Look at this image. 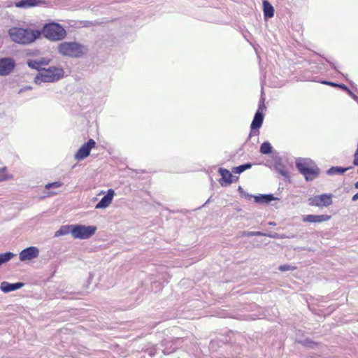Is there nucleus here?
<instances>
[{
	"label": "nucleus",
	"mask_w": 358,
	"mask_h": 358,
	"mask_svg": "<svg viewBox=\"0 0 358 358\" xmlns=\"http://www.w3.org/2000/svg\"><path fill=\"white\" fill-rule=\"evenodd\" d=\"M322 83L325 84V85H330V86H334V87H336L337 86V84L334 83L332 82H329V81H322Z\"/></svg>",
	"instance_id": "30"
},
{
	"label": "nucleus",
	"mask_w": 358,
	"mask_h": 358,
	"mask_svg": "<svg viewBox=\"0 0 358 358\" xmlns=\"http://www.w3.org/2000/svg\"><path fill=\"white\" fill-rule=\"evenodd\" d=\"M58 52L64 57L78 58L83 57L87 51L86 48L76 42H62L57 46Z\"/></svg>",
	"instance_id": "2"
},
{
	"label": "nucleus",
	"mask_w": 358,
	"mask_h": 358,
	"mask_svg": "<svg viewBox=\"0 0 358 358\" xmlns=\"http://www.w3.org/2000/svg\"><path fill=\"white\" fill-rule=\"evenodd\" d=\"M23 286V282L9 283L6 281H3L0 285V289L3 292L8 293L20 289Z\"/></svg>",
	"instance_id": "14"
},
{
	"label": "nucleus",
	"mask_w": 358,
	"mask_h": 358,
	"mask_svg": "<svg viewBox=\"0 0 358 358\" xmlns=\"http://www.w3.org/2000/svg\"><path fill=\"white\" fill-rule=\"evenodd\" d=\"M15 67L13 59L4 58L0 60V75H8Z\"/></svg>",
	"instance_id": "10"
},
{
	"label": "nucleus",
	"mask_w": 358,
	"mask_h": 358,
	"mask_svg": "<svg viewBox=\"0 0 358 358\" xmlns=\"http://www.w3.org/2000/svg\"><path fill=\"white\" fill-rule=\"evenodd\" d=\"M42 3V0H21L15 3V6L27 8L38 6Z\"/></svg>",
	"instance_id": "15"
},
{
	"label": "nucleus",
	"mask_w": 358,
	"mask_h": 358,
	"mask_svg": "<svg viewBox=\"0 0 358 358\" xmlns=\"http://www.w3.org/2000/svg\"><path fill=\"white\" fill-rule=\"evenodd\" d=\"M350 169V167L342 168V167H338V166H336V167L333 166L327 171V173L330 175L343 174V173H345Z\"/></svg>",
	"instance_id": "19"
},
{
	"label": "nucleus",
	"mask_w": 358,
	"mask_h": 358,
	"mask_svg": "<svg viewBox=\"0 0 358 358\" xmlns=\"http://www.w3.org/2000/svg\"><path fill=\"white\" fill-rule=\"evenodd\" d=\"M251 166H252L251 164H243V165L234 167L233 169V171L235 173H241L243 172L244 171H245L246 169H250Z\"/></svg>",
	"instance_id": "22"
},
{
	"label": "nucleus",
	"mask_w": 358,
	"mask_h": 358,
	"mask_svg": "<svg viewBox=\"0 0 358 358\" xmlns=\"http://www.w3.org/2000/svg\"><path fill=\"white\" fill-rule=\"evenodd\" d=\"M272 151V147L268 142L263 143L260 146V152L262 154H270Z\"/></svg>",
	"instance_id": "21"
},
{
	"label": "nucleus",
	"mask_w": 358,
	"mask_h": 358,
	"mask_svg": "<svg viewBox=\"0 0 358 358\" xmlns=\"http://www.w3.org/2000/svg\"><path fill=\"white\" fill-rule=\"evenodd\" d=\"M219 173L222 176V178L220 180V183L222 186H227L235 180L234 176L227 169H220Z\"/></svg>",
	"instance_id": "13"
},
{
	"label": "nucleus",
	"mask_w": 358,
	"mask_h": 358,
	"mask_svg": "<svg viewBox=\"0 0 358 358\" xmlns=\"http://www.w3.org/2000/svg\"><path fill=\"white\" fill-rule=\"evenodd\" d=\"M332 198V194L317 195L309 198L308 203L311 206H316L319 208L328 207L333 203Z\"/></svg>",
	"instance_id": "6"
},
{
	"label": "nucleus",
	"mask_w": 358,
	"mask_h": 358,
	"mask_svg": "<svg viewBox=\"0 0 358 358\" xmlns=\"http://www.w3.org/2000/svg\"><path fill=\"white\" fill-rule=\"evenodd\" d=\"M39 255V250L36 247H29L20 252L19 258L22 262L31 260L37 257Z\"/></svg>",
	"instance_id": "9"
},
{
	"label": "nucleus",
	"mask_w": 358,
	"mask_h": 358,
	"mask_svg": "<svg viewBox=\"0 0 358 358\" xmlns=\"http://www.w3.org/2000/svg\"><path fill=\"white\" fill-rule=\"evenodd\" d=\"M28 65L32 69H38L40 68V63L36 61H29Z\"/></svg>",
	"instance_id": "27"
},
{
	"label": "nucleus",
	"mask_w": 358,
	"mask_h": 358,
	"mask_svg": "<svg viewBox=\"0 0 358 358\" xmlns=\"http://www.w3.org/2000/svg\"><path fill=\"white\" fill-rule=\"evenodd\" d=\"M263 9L265 17H272L273 16L274 8L268 1H263Z\"/></svg>",
	"instance_id": "17"
},
{
	"label": "nucleus",
	"mask_w": 358,
	"mask_h": 358,
	"mask_svg": "<svg viewBox=\"0 0 358 358\" xmlns=\"http://www.w3.org/2000/svg\"><path fill=\"white\" fill-rule=\"evenodd\" d=\"M96 146V142L93 139H90L87 143L83 144L75 155V159L80 161L83 160L90 154V151Z\"/></svg>",
	"instance_id": "7"
},
{
	"label": "nucleus",
	"mask_w": 358,
	"mask_h": 358,
	"mask_svg": "<svg viewBox=\"0 0 358 358\" xmlns=\"http://www.w3.org/2000/svg\"><path fill=\"white\" fill-rule=\"evenodd\" d=\"M357 173H358V169H357Z\"/></svg>",
	"instance_id": "33"
},
{
	"label": "nucleus",
	"mask_w": 358,
	"mask_h": 358,
	"mask_svg": "<svg viewBox=\"0 0 358 358\" xmlns=\"http://www.w3.org/2000/svg\"><path fill=\"white\" fill-rule=\"evenodd\" d=\"M96 227L94 226L73 225L72 236L75 238L87 239L94 235Z\"/></svg>",
	"instance_id": "5"
},
{
	"label": "nucleus",
	"mask_w": 358,
	"mask_h": 358,
	"mask_svg": "<svg viewBox=\"0 0 358 358\" xmlns=\"http://www.w3.org/2000/svg\"><path fill=\"white\" fill-rule=\"evenodd\" d=\"M14 256H15V254H13V252H10L0 254V265L8 262Z\"/></svg>",
	"instance_id": "20"
},
{
	"label": "nucleus",
	"mask_w": 358,
	"mask_h": 358,
	"mask_svg": "<svg viewBox=\"0 0 358 358\" xmlns=\"http://www.w3.org/2000/svg\"><path fill=\"white\" fill-rule=\"evenodd\" d=\"M41 33L51 41H62L66 38L67 34L64 28L57 22L45 24Z\"/></svg>",
	"instance_id": "3"
},
{
	"label": "nucleus",
	"mask_w": 358,
	"mask_h": 358,
	"mask_svg": "<svg viewBox=\"0 0 358 358\" xmlns=\"http://www.w3.org/2000/svg\"><path fill=\"white\" fill-rule=\"evenodd\" d=\"M115 193L113 189L108 190L106 195H105L101 201L96 205V209L106 208L112 203L113 199Z\"/></svg>",
	"instance_id": "12"
},
{
	"label": "nucleus",
	"mask_w": 358,
	"mask_h": 358,
	"mask_svg": "<svg viewBox=\"0 0 358 358\" xmlns=\"http://www.w3.org/2000/svg\"><path fill=\"white\" fill-rule=\"evenodd\" d=\"M355 188L358 189V181L355 182Z\"/></svg>",
	"instance_id": "32"
},
{
	"label": "nucleus",
	"mask_w": 358,
	"mask_h": 358,
	"mask_svg": "<svg viewBox=\"0 0 358 358\" xmlns=\"http://www.w3.org/2000/svg\"><path fill=\"white\" fill-rule=\"evenodd\" d=\"M279 271L282 272L288 271H294L296 269V266H290L288 264L281 265L278 268Z\"/></svg>",
	"instance_id": "24"
},
{
	"label": "nucleus",
	"mask_w": 358,
	"mask_h": 358,
	"mask_svg": "<svg viewBox=\"0 0 358 358\" xmlns=\"http://www.w3.org/2000/svg\"><path fill=\"white\" fill-rule=\"evenodd\" d=\"M8 178H9L7 175L6 168H3V169H0V182L6 180Z\"/></svg>",
	"instance_id": "25"
},
{
	"label": "nucleus",
	"mask_w": 358,
	"mask_h": 358,
	"mask_svg": "<svg viewBox=\"0 0 358 358\" xmlns=\"http://www.w3.org/2000/svg\"><path fill=\"white\" fill-rule=\"evenodd\" d=\"M73 225H64L62 226L60 229L56 231L55 236H60L66 235L69 233L72 234V229H73Z\"/></svg>",
	"instance_id": "18"
},
{
	"label": "nucleus",
	"mask_w": 358,
	"mask_h": 358,
	"mask_svg": "<svg viewBox=\"0 0 358 358\" xmlns=\"http://www.w3.org/2000/svg\"><path fill=\"white\" fill-rule=\"evenodd\" d=\"M331 215H306L303 216L302 220L303 222L308 223H320L323 222H327L331 219Z\"/></svg>",
	"instance_id": "11"
},
{
	"label": "nucleus",
	"mask_w": 358,
	"mask_h": 358,
	"mask_svg": "<svg viewBox=\"0 0 358 358\" xmlns=\"http://www.w3.org/2000/svg\"><path fill=\"white\" fill-rule=\"evenodd\" d=\"M273 199V195H263L261 196H256L255 201L261 203H268Z\"/></svg>",
	"instance_id": "23"
},
{
	"label": "nucleus",
	"mask_w": 358,
	"mask_h": 358,
	"mask_svg": "<svg viewBox=\"0 0 358 358\" xmlns=\"http://www.w3.org/2000/svg\"><path fill=\"white\" fill-rule=\"evenodd\" d=\"M358 200V192L357 194H355L353 196H352V201H357Z\"/></svg>",
	"instance_id": "31"
},
{
	"label": "nucleus",
	"mask_w": 358,
	"mask_h": 358,
	"mask_svg": "<svg viewBox=\"0 0 358 358\" xmlns=\"http://www.w3.org/2000/svg\"><path fill=\"white\" fill-rule=\"evenodd\" d=\"M260 109V108H259ZM264 120V115L262 112L258 110L255 115L254 119L251 123L250 127L252 130L258 129L261 127Z\"/></svg>",
	"instance_id": "16"
},
{
	"label": "nucleus",
	"mask_w": 358,
	"mask_h": 358,
	"mask_svg": "<svg viewBox=\"0 0 358 358\" xmlns=\"http://www.w3.org/2000/svg\"><path fill=\"white\" fill-rule=\"evenodd\" d=\"M8 33L12 41L20 44L31 43L41 35L39 30L20 27H13L9 29Z\"/></svg>",
	"instance_id": "1"
},
{
	"label": "nucleus",
	"mask_w": 358,
	"mask_h": 358,
	"mask_svg": "<svg viewBox=\"0 0 358 358\" xmlns=\"http://www.w3.org/2000/svg\"><path fill=\"white\" fill-rule=\"evenodd\" d=\"M296 166L306 180H313L316 178L320 173L317 165L310 159H303L296 162Z\"/></svg>",
	"instance_id": "4"
},
{
	"label": "nucleus",
	"mask_w": 358,
	"mask_h": 358,
	"mask_svg": "<svg viewBox=\"0 0 358 358\" xmlns=\"http://www.w3.org/2000/svg\"><path fill=\"white\" fill-rule=\"evenodd\" d=\"M62 185V183L61 182H54L47 184L45 185V188L47 189H49L52 187L58 188V187H60Z\"/></svg>",
	"instance_id": "26"
},
{
	"label": "nucleus",
	"mask_w": 358,
	"mask_h": 358,
	"mask_svg": "<svg viewBox=\"0 0 358 358\" xmlns=\"http://www.w3.org/2000/svg\"><path fill=\"white\" fill-rule=\"evenodd\" d=\"M336 87L343 90H345V91H350L349 89L348 88V87L346 85H345L344 84H337Z\"/></svg>",
	"instance_id": "29"
},
{
	"label": "nucleus",
	"mask_w": 358,
	"mask_h": 358,
	"mask_svg": "<svg viewBox=\"0 0 358 358\" xmlns=\"http://www.w3.org/2000/svg\"><path fill=\"white\" fill-rule=\"evenodd\" d=\"M64 73V71L59 68H50L42 74L43 80L46 82L54 81L59 79Z\"/></svg>",
	"instance_id": "8"
},
{
	"label": "nucleus",
	"mask_w": 358,
	"mask_h": 358,
	"mask_svg": "<svg viewBox=\"0 0 358 358\" xmlns=\"http://www.w3.org/2000/svg\"><path fill=\"white\" fill-rule=\"evenodd\" d=\"M245 235L246 236H260V235H262V233L259 231H250V232H248Z\"/></svg>",
	"instance_id": "28"
}]
</instances>
